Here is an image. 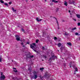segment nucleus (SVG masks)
I'll list each match as a JSON object with an SVG mask.
<instances>
[{
    "label": "nucleus",
    "mask_w": 80,
    "mask_h": 80,
    "mask_svg": "<svg viewBox=\"0 0 80 80\" xmlns=\"http://www.w3.org/2000/svg\"><path fill=\"white\" fill-rule=\"evenodd\" d=\"M75 71H74V72H78V68H75Z\"/></svg>",
    "instance_id": "8"
},
{
    "label": "nucleus",
    "mask_w": 80,
    "mask_h": 80,
    "mask_svg": "<svg viewBox=\"0 0 80 80\" xmlns=\"http://www.w3.org/2000/svg\"><path fill=\"white\" fill-rule=\"evenodd\" d=\"M74 74H76V73L75 72Z\"/></svg>",
    "instance_id": "46"
},
{
    "label": "nucleus",
    "mask_w": 80,
    "mask_h": 80,
    "mask_svg": "<svg viewBox=\"0 0 80 80\" xmlns=\"http://www.w3.org/2000/svg\"><path fill=\"white\" fill-rule=\"evenodd\" d=\"M34 73H35V72H34Z\"/></svg>",
    "instance_id": "48"
},
{
    "label": "nucleus",
    "mask_w": 80,
    "mask_h": 80,
    "mask_svg": "<svg viewBox=\"0 0 80 80\" xmlns=\"http://www.w3.org/2000/svg\"><path fill=\"white\" fill-rule=\"evenodd\" d=\"M12 10L13 11V12H16V11H17V10H15L14 9V8H13L12 7Z\"/></svg>",
    "instance_id": "13"
},
{
    "label": "nucleus",
    "mask_w": 80,
    "mask_h": 80,
    "mask_svg": "<svg viewBox=\"0 0 80 80\" xmlns=\"http://www.w3.org/2000/svg\"><path fill=\"white\" fill-rule=\"evenodd\" d=\"M43 58H47V56L46 55H43Z\"/></svg>",
    "instance_id": "18"
},
{
    "label": "nucleus",
    "mask_w": 80,
    "mask_h": 80,
    "mask_svg": "<svg viewBox=\"0 0 80 80\" xmlns=\"http://www.w3.org/2000/svg\"><path fill=\"white\" fill-rule=\"evenodd\" d=\"M58 47H61V45H62V44H61V43H59L58 44Z\"/></svg>",
    "instance_id": "7"
},
{
    "label": "nucleus",
    "mask_w": 80,
    "mask_h": 80,
    "mask_svg": "<svg viewBox=\"0 0 80 80\" xmlns=\"http://www.w3.org/2000/svg\"><path fill=\"white\" fill-rule=\"evenodd\" d=\"M12 62H13V60H12Z\"/></svg>",
    "instance_id": "42"
},
{
    "label": "nucleus",
    "mask_w": 80,
    "mask_h": 80,
    "mask_svg": "<svg viewBox=\"0 0 80 80\" xmlns=\"http://www.w3.org/2000/svg\"><path fill=\"white\" fill-rule=\"evenodd\" d=\"M43 37H45V36H44V34H43Z\"/></svg>",
    "instance_id": "43"
},
{
    "label": "nucleus",
    "mask_w": 80,
    "mask_h": 80,
    "mask_svg": "<svg viewBox=\"0 0 80 80\" xmlns=\"http://www.w3.org/2000/svg\"><path fill=\"white\" fill-rule=\"evenodd\" d=\"M2 72H1V76H2V75H2Z\"/></svg>",
    "instance_id": "39"
},
{
    "label": "nucleus",
    "mask_w": 80,
    "mask_h": 80,
    "mask_svg": "<svg viewBox=\"0 0 80 80\" xmlns=\"http://www.w3.org/2000/svg\"><path fill=\"white\" fill-rule=\"evenodd\" d=\"M77 25L78 26H80V22H78L77 24Z\"/></svg>",
    "instance_id": "22"
},
{
    "label": "nucleus",
    "mask_w": 80,
    "mask_h": 80,
    "mask_svg": "<svg viewBox=\"0 0 80 80\" xmlns=\"http://www.w3.org/2000/svg\"><path fill=\"white\" fill-rule=\"evenodd\" d=\"M72 20H74V21H77L76 19H74L73 18H72Z\"/></svg>",
    "instance_id": "28"
},
{
    "label": "nucleus",
    "mask_w": 80,
    "mask_h": 80,
    "mask_svg": "<svg viewBox=\"0 0 80 80\" xmlns=\"http://www.w3.org/2000/svg\"><path fill=\"white\" fill-rule=\"evenodd\" d=\"M74 1H72V2L69 1V3L70 4H74Z\"/></svg>",
    "instance_id": "9"
},
{
    "label": "nucleus",
    "mask_w": 80,
    "mask_h": 80,
    "mask_svg": "<svg viewBox=\"0 0 80 80\" xmlns=\"http://www.w3.org/2000/svg\"><path fill=\"white\" fill-rule=\"evenodd\" d=\"M70 15H72V14H71V13H70Z\"/></svg>",
    "instance_id": "49"
},
{
    "label": "nucleus",
    "mask_w": 80,
    "mask_h": 80,
    "mask_svg": "<svg viewBox=\"0 0 80 80\" xmlns=\"http://www.w3.org/2000/svg\"><path fill=\"white\" fill-rule=\"evenodd\" d=\"M21 30H22V32H25V31L24 30V29H22Z\"/></svg>",
    "instance_id": "24"
},
{
    "label": "nucleus",
    "mask_w": 80,
    "mask_h": 80,
    "mask_svg": "<svg viewBox=\"0 0 80 80\" xmlns=\"http://www.w3.org/2000/svg\"><path fill=\"white\" fill-rule=\"evenodd\" d=\"M1 80H5V75H2L1 76Z\"/></svg>",
    "instance_id": "3"
},
{
    "label": "nucleus",
    "mask_w": 80,
    "mask_h": 80,
    "mask_svg": "<svg viewBox=\"0 0 80 80\" xmlns=\"http://www.w3.org/2000/svg\"><path fill=\"white\" fill-rule=\"evenodd\" d=\"M35 47H36L35 43H32V45H30V47H31V48L33 49V50L35 48Z\"/></svg>",
    "instance_id": "1"
},
{
    "label": "nucleus",
    "mask_w": 80,
    "mask_h": 80,
    "mask_svg": "<svg viewBox=\"0 0 80 80\" xmlns=\"http://www.w3.org/2000/svg\"><path fill=\"white\" fill-rule=\"evenodd\" d=\"M21 45L23 46V47H25V46L24 45H23V42H21Z\"/></svg>",
    "instance_id": "16"
},
{
    "label": "nucleus",
    "mask_w": 80,
    "mask_h": 80,
    "mask_svg": "<svg viewBox=\"0 0 80 80\" xmlns=\"http://www.w3.org/2000/svg\"><path fill=\"white\" fill-rule=\"evenodd\" d=\"M42 20V19H40V20H39L38 22H41V21Z\"/></svg>",
    "instance_id": "33"
},
{
    "label": "nucleus",
    "mask_w": 80,
    "mask_h": 80,
    "mask_svg": "<svg viewBox=\"0 0 80 80\" xmlns=\"http://www.w3.org/2000/svg\"><path fill=\"white\" fill-rule=\"evenodd\" d=\"M76 17L78 18H80V14H76Z\"/></svg>",
    "instance_id": "6"
},
{
    "label": "nucleus",
    "mask_w": 80,
    "mask_h": 80,
    "mask_svg": "<svg viewBox=\"0 0 80 80\" xmlns=\"http://www.w3.org/2000/svg\"><path fill=\"white\" fill-rule=\"evenodd\" d=\"M4 5L6 6H8V4L7 3H4Z\"/></svg>",
    "instance_id": "26"
},
{
    "label": "nucleus",
    "mask_w": 80,
    "mask_h": 80,
    "mask_svg": "<svg viewBox=\"0 0 80 80\" xmlns=\"http://www.w3.org/2000/svg\"><path fill=\"white\" fill-rule=\"evenodd\" d=\"M43 68H40V70H41V71H43Z\"/></svg>",
    "instance_id": "23"
},
{
    "label": "nucleus",
    "mask_w": 80,
    "mask_h": 80,
    "mask_svg": "<svg viewBox=\"0 0 80 80\" xmlns=\"http://www.w3.org/2000/svg\"><path fill=\"white\" fill-rule=\"evenodd\" d=\"M57 23L58 24V21H57Z\"/></svg>",
    "instance_id": "35"
},
{
    "label": "nucleus",
    "mask_w": 80,
    "mask_h": 80,
    "mask_svg": "<svg viewBox=\"0 0 80 80\" xmlns=\"http://www.w3.org/2000/svg\"><path fill=\"white\" fill-rule=\"evenodd\" d=\"M52 2L54 3H58V1H56L55 0H52Z\"/></svg>",
    "instance_id": "10"
},
{
    "label": "nucleus",
    "mask_w": 80,
    "mask_h": 80,
    "mask_svg": "<svg viewBox=\"0 0 80 80\" xmlns=\"http://www.w3.org/2000/svg\"><path fill=\"white\" fill-rule=\"evenodd\" d=\"M69 13H70V10L69 11Z\"/></svg>",
    "instance_id": "40"
},
{
    "label": "nucleus",
    "mask_w": 80,
    "mask_h": 80,
    "mask_svg": "<svg viewBox=\"0 0 80 80\" xmlns=\"http://www.w3.org/2000/svg\"><path fill=\"white\" fill-rule=\"evenodd\" d=\"M53 57H54V56H52L51 58H50L49 60H51V59H52V58H53Z\"/></svg>",
    "instance_id": "31"
},
{
    "label": "nucleus",
    "mask_w": 80,
    "mask_h": 80,
    "mask_svg": "<svg viewBox=\"0 0 80 80\" xmlns=\"http://www.w3.org/2000/svg\"><path fill=\"white\" fill-rule=\"evenodd\" d=\"M2 62V58H0V62Z\"/></svg>",
    "instance_id": "34"
},
{
    "label": "nucleus",
    "mask_w": 80,
    "mask_h": 80,
    "mask_svg": "<svg viewBox=\"0 0 80 80\" xmlns=\"http://www.w3.org/2000/svg\"><path fill=\"white\" fill-rule=\"evenodd\" d=\"M14 72H15L16 73L17 72V70H14Z\"/></svg>",
    "instance_id": "32"
},
{
    "label": "nucleus",
    "mask_w": 80,
    "mask_h": 80,
    "mask_svg": "<svg viewBox=\"0 0 80 80\" xmlns=\"http://www.w3.org/2000/svg\"><path fill=\"white\" fill-rule=\"evenodd\" d=\"M1 3H4V2H3V1H2V0H1L0 1Z\"/></svg>",
    "instance_id": "17"
},
{
    "label": "nucleus",
    "mask_w": 80,
    "mask_h": 80,
    "mask_svg": "<svg viewBox=\"0 0 80 80\" xmlns=\"http://www.w3.org/2000/svg\"><path fill=\"white\" fill-rule=\"evenodd\" d=\"M27 44H29V42H27Z\"/></svg>",
    "instance_id": "37"
},
{
    "label": "nucleus",
    "mask_w": 80,
    "mask_h": 80,
    "mask_svg": "<svg viewBox=\"0 0 80 80\" xmlns=\"http://www.w3.org/2000/svg\"><path fill=\"white\" fill-rule=\"evenodd\" d=\"M67 44L68 45L70 46H72V43H71V42H68Z\"/></svg>",
    "instance_id": "12"
},
{
    "label": "nucleus",
    "mask_w": 80,
    "mask_h": 80,
    "mask_svg": "<svg viewBox=\"0 0 80 80\" xmlns=\"http://www.w3.org/2000/svg\"><path fill=\"white\" fill-rule=\"evenodd\" d=\"M38 41H39V40L38 39H37L36 41V43H38Z\"/></svg>",
    "instance_id": "25"
},
{
    "label": "nucleus",
    "mask_w": 80,
    "mask_h": 80,
    "mask_svg": "<svg viewBox=\"0 0 80 80\" xmlns=\"http://www.w3.org/2000/svg\"><path fill=\"white\" fill-rule=\"evenodd\" d=\"M42 61H43V60H42Z\"/></svg>",
    "instance_id": "50"
},
{
    "label": "nucleus",
    "mask_w": 80,
    "mask_h": 80,
    "mask_svg": "<svg viewBox=\"0 0 80 80\" xmlns=\"http://www.w3.org/2000/svg\"><path fill=\"white\" fill-rule=\"evenodd\" d=\"M42 50H46V49H45V47H42Z\"/></svg>",
    "instance_id": "21"
},
{
    "label": "nucleus",
    "mask_w": 80,
    "mask_h": 80,
    "mask_svg": "<svg viewBox=\"0 0 80 80\" xmlns=\"http://www.w3.org/2000/svg\"><path fill=\"white\" fill-rule=\"evenodd\" d=\"M68 35V34L67 32H65V33H64V35L65 36Z\"/></svg>",
    "instance_id": "19"
},
{
    "label": "nucleus",
    "mask_w": 80,
    "mask_h": 80,
    "mask_svg": "<svg viewBox=\"0 0 80 80\" xmlns=\"http://www.w3.org/2000/svg\"><path fill=\"white\" fill-rule=\"evenodd\" d=\"M28 56L27 57V58H33V55L30 56V55H28Z\"/></svg>",
    "instance_id": "4"
},
{
    "label": "nucleus",
    "mask_w": 80,
    "mask_h": 80,
    "mask_svg": "<svg viewBox=\"0 0 80 80\" xmlns=\"http://www.w3.org/2000/svg\"><path fill=\"white\" fill-rule=\"evenodd\" d=\"M58 29H59V27H58Z\"/></svg>",
    "instance_id": "44"
},
{
    "label": "nucleus",
    "mask_w": 80,
    "mask_h": 80,
    "mask_svg": "<svg viewBox=\"0 0 80 80\" xmlns=\"http://www.w3.org/2000/svg\"><path fill=\"white\" fill-rule=\"evenodd\" d=\"M16 37V39L18 41H20V37L18 35H16L15 36Z\"/></svg>",
    "instance_id": "2"
},
{
    "label": "nucleus",
    "mask_w": 80,
    "mask_h": 80,
    "mask_svg": "<svg viewBox=\"0 0 80 80\" xmlns=\"http://www.w3.org/2000/svg\"><path fill=\"white\" fill-rule=\"evenodd\" d=\"M32 0V1H33L34 0Z\"/></svg>",
    "instance_id": "47"
},
{
    "label": "nucleus",
    "mask_w": 80,
    "mask_h": 80,
    "mask_svg": "<svg viewBox=\"0 0 80 80\" xmlns=\"http://www.w3.org/2000/svg\"><path fill=\"white\" fill-rule=\"evenodd\" d=\"M36 20H37V21L38 22V21H39V19H38V18H37L36 19Z\"/></svg>",
    "instance_id": "20"
},
{
    "label": "nucleus",
    "mask_w": 80,
    "mask_h": 80,
    "mask_svg": "<svg viewBox=\"0 0 80 80\" xmlns=\"http://www.w3.org/2000/svg\"><path fill=\"white\" fill-rule=\"evenodd\" d=\"M13 69H14V70H16V68H13Z\"/></svg>",
    "instance_id": "36"
},
{
    "label": "nucleus",
    "mask_w": 80,
    "mask_h": 80,
    "mask_svg": "<svg viewBox=\"0 0 80 80\" xmlns=\"http://www.w3.org/2000/svg\"><path fill=\"white\" fill-rule=\"evenodd\" d=\"M13 79H14V80H18V79L17 77H15L13 78Z\"/></svg>",
    "instance_id": "11"
},
{
    "label": "nucleus",
    "mask_w": 80,
    "mask_h": 80,
    "mask_svg": "<svg viewBox=\"0 0 80 80\" xmlns=\"http://www.w3.org/2000/svg\"><path fill=\"white\" fill-rule=\"evenodd\" d=\"M12 2H9V5H11V4H12Z\"/></svg>",
    "instance_id": "29"
},
{
    "label": "nucleus",
    "mask_w": 80,
    "mask_h": 80,
    "mask_svg": "<svg viewBox=\"0 0 80 80\" xmlns=\"http://www.w3.org/2000/svg\"><path fill=\"white\" fill-rule=\"evenodd\" d=\"M38 77V76H37V75H34V77H33V78L34 79H37V78Z\"/></svg>",
    "instance_id": "5"
},
{
    "label": "nucleus",
    "mask_w": 80,
    "mask_h": 80,
    "mask_svg": "<svg viewBox=\"0 0 80 80\" xmlns=\"http://www.w3.org/2000/svg\"><path fill=\"white\" fill-rule=\"evenodd\" d=\"M64 4L65 5H66V6H67V2H66V1H65L64 2Z\"/></svg>",
    "instance_id": "15"
},
{
    "label": "nucleus",
    "mask_w": 80,
    "mask_h": 80,
    "mask_svg": "<svg viewBox=\"0 0 80 80\" xmlns=\"http://www.w3.org/2000/svg\"><path fill=\"white\" fill-rule=\"evenodd\" d=\"M79 40H80V37L79 38Z\"/></svg>",
    "instance_id": "41"
},
{
    "label": "nucleus",
    "mask_w": 80,
    "mask_h": 80,
    "mask_svg": "<svg viewBox=\"0 0 80 80\" xmlns=\"http://www.w3.org/2000/svg\"><path fill=\"white\" fill-rule=\"evenodd\" d=\"M34 52H36V50H34Z\"/></svg>",
    "instance_id": "38"
},
{
    "label": "nucleus",
    "mask_w": 80,
    "mask_h": 80,
    "mask_svg": "<svg viewBox=\"0 0 80 80\" xmlns=\"http://www.w3.org/2000/svg\"><path fill=\"white\" fill-rule=\"evenodd\" d=\"M76 29H77V28H76V27H75L72 28L71 30H72V31H73V30H76Z\"/></svg>",
    "instance_id": "14"
},
{
    "label": "nucleus",
    "mask_w": 80,
    "mask_h": 80,
    "mask_svg": "<svg viewBox=\"0 0 80 80\" xmlns=\"http://www.w3.org/2000/svg\"><path fill=\"white\" fill-rule=\"evenodd\" d=\"M71 67H72V66H70V68H71Z\"/></svg>",
    "instance_id": "45"
},
{
    "label": "nucleus",
    "mask_w": 80,
    "mask_h": 80,
    "mask_svg": "<svg viewBox=\"0 0 80 80\" xmlns=\"http://www.w3.org/2000/svg\"><path fill=\"white\" fill-rule=\"evenodd\" d=\"M54 39L55 40H57V38L56 37H55L54 38Z\"/></svg>",
    "instance_id": "30"
},
{
    "label": "nucleus",
    "mask_w": 80,
    "mask_h": 80,
    "mask_svg": "<svg viewBox=\"0 0 80 80\" xmlns=\"http://www.w3.org/2000/svg\"><path fill=\"white\" fill-rule=\"evenodd\" d=\"M75 35H78V33L76 32L75 33Z\"/></svg>",
    "instance_id": "27"
}]
</instances>
